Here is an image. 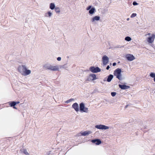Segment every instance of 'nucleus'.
I'll list each match as a JSON object with an SVG mask.
<instances>
[{
	"label": "nucleus",
	"instance_id": "1",
	"mask_svg": "<svg viewBox=\"0 0 155 155\" xmlns=\"http://www.w3.org/2000/svg\"><path fill=\"white\" fill-rule=\"evenodd\" d=\"M18 71L23 76H26L29 75L31 73V71L28 69L25 65L20 66L18 69Z\"/></svg>",
	"mask_w": 155,
	"mask_h": 155
},
{
	"label": "nucleus",
	"instance_id": "2",
	"mask_svg": "<svg viewBox=\"0 0 155 155\" xmlns=\"http://www.w3.org/2000/svg\"><path fill=\"white\" fill-rule=\"evenodd\" d=\"M43 67L46 70L52 71H59V66L58 65H54L48 63L44 64Z\"/></svg>",
	"mask_w": 155,
	"mask_h": 155
},
{
	"label": "nucleus",
	"instance_id": "3",
	"mask_svg": "<svg viewBox=\"0 0 155 155\" xmlns=\"http://www.w3.org/2000/svg\"><path fill=\"white\" fill-rule=\"evenodd\" d=\"M145 36L147 37V41L150 43H152L155 38V35L154 34L148 33L145 35Z\"/></svg>",
	"mask_w": 155,
	"mask_h": 155
},
{
	"label": "nucleus",
	"instance_id": "4",
	"mask_svg": "<svg viewBox=\"0 0 155 155\" xmlns=\"http://www.w3.org/2000/svg\"><path fill=\"white\" fill-rule=\"evenodd\" d=\"M121 70L119 68H117L114 72V74L119 80H122V76L121 74Z\"/></svg>",
	"mask_w": 155,
	"mask_h": 155
},
{
	"label": "nucleus",
	"instance_id": "5",
	"mask_svg": "<svg viewBox=\"0 0 155 155\" xmlns=\"http://www.w3.org/2000/svg\"><path fill=\"white\" fill-rule=\"evenodd\" d=\"M97 79L95 74L92 73L89 74L87 77L86 81H91L96 80Z\"/></svg>",
	"mask_w": 155,
	"mask_h": 155
},
{
	"label": "nucleus",
	"instance_id": "6",
	"mask_svg": "<svg viewBox=\"0 0 155 155\" xmlns=\"http://www.w3.org/2000/svg\"><path fill=\"white\" fill-rule=\"evenodd\" d=\"M79 110L81 112L88 113V108L85 107L84 104L82 103L80 104Z\"/></svg>",
	"mask_w": 155,
	"mask_h": 155
},
{
	"label": "nucleus",
	"instance_id": "7",
	"mask_svg": "<svg viewBox=\"0 0 155 155\" xmlns=\"http://www.w3.org/2000/svg\"><path fill=\"white\" fill-rule=\"evenodd\" d=\"M90 71L93 73H97L101 71V69L98 67L91 66L89 68Z\"/></svg>",
	"mask_w": 155,
	"mask_h": 155
},
{
	"label": "nucleus",
	"instance_id": "8",
	"mask_svg": "<svg viewBox=\"0 0 155 155\" xmlns=\"http://www.w3.org/2000/svg\"><path fill=\"white\" fill-rule=\"evenodd\" d=\"M95 127L98 129L106 130L109 129V127L106 125L99 124L95 125Z\"/></svg>",
	"mask_w": 155,
	"mask_h": 155
},
{
	"label": "nucleus",
	"instance_id": "9",
	"mask_svg": "<svg viewBox=\"0 0 155 155\" xmlns=\"http://www.w3.org/2000/svg\"><path fill=\"white\" fill-rule=\"evenodd\" d=\"M92 132L90 130H86L84 131H81L78 134V136H86L89 135L90 134H91Z\"/></svg>",
	"mask_w": 155,
	"mask_h": 155
},
{
	"label": "nucleus",
	"instance_id": "10",
	"mask_svg": "<svg viewBox=\"0 0 155 155\" xmlns=\"http://www.w3.org/2000/svg\"><path fill=\"white\" fill-rule=\"evenodd\" d=\"M102 59L103 64L104 65H106L109 62V58L106 55L103 56Z\"/></svg>",
	"mask_w": 155,
	"mask_h": 155
},
{
	"label": "nucleus",
	"instance_id": "11",
	"mask_svg": "<svg viewBox=\"0 0 155 155\" xmlns=\"http://www.w3.org/2000/svg\"><path fill=\"white\" fill-rule=\"evenodd\" d=\"M126 57L128 60L131 61L135 59L134 56L130 54H127L126 56Z\"/></svg>",
	"mask_w": 155,
	"mask_h": 155
},
{
	"label": "nucleus",
	"instance_id": "12",
	"mask_svg": "<svg viewBox=\"0 0 155 155\" xmlns=\"http://www.w3.org/2000/svg\"><path fill=\"white\" fill-rule=\"evenodd\" d=\"M72 107L77 112L79 110L80 108L78 104L76 103H74L72 105Z\"/></svg>",
	"mask_w": 155,
	"mask_h": 155
},
{
	"label": "nucleus",
	"instance_id": "13",
	"mask_svg": "<svg viewBox=\"0 0 155 155\" xmlns=\"http://www.w3.org/2000/svg\"><path fill=\"white\" fill-rule=\"evenodd\" d=\"M91 142L93 143H94L97 145H99L101 143V140L99 139L93 140H91Z\"/></svg>",
	"mask_w": 155,
	"mask_h": 155
},
{
	"label": "nucleus",
	"instance_id": "14",
	"mask_svg": "<svg viewBox=\"0 0 155 155\" xmlns=\"http://www.w3.org/2000/svg\"><path fill=\"white\" fill-rule=\"evenodd\" d=\"M119 86L120 88L122 89H129L130 88V87L129 86L126 85H122L121 84H119Z\"/></svg>",
	"mask_w": 155,
	"mask_h": 155
},
{
	"label": "nucleus",
	"instance_id": "15",
	"mask_svg": "<svg viewBox=\"0 0 155 155\" xmlns=\"http://www.w3.org/2000/svg\"><path fill=\"white\" fill-rule=\"evenodd\" d=\"M52 12L51 11H48L47 12L45 13V16L47 17H51L52 15Z\"/></svg>",
	"mask_w": 155,
	"mask_h": 155
},
{
	"label": "nucleus",
	"instance_id": "16",
	"mask_svg": "<svg viewBox=\"0 0 155 155\" xmlns=\"http://www.w3.org/2000/svg\"><path fill=\"white\" fill-rule=\"evenodd\" d=\"M113 78V76L112 75L110 74L108 77L107 79V81L108 82H110Z\"/></svg>",
	"mask_w": 155,
	"mask_h": 155
},
{
	"label": "nucleus",
	"instance_id": "17",
	"mask_svg": "<svg viewBox=\"0 0 155 155\" xmlns=\"http://www.w3.org/2000/svg\"><path fill=\"white\" fill-rule=\"evenodd\" d=\"M100 19V17L99 16H95L92 19V21L94 22L95 21H98Z\"/></svg>",
	"mask_w": 155,
	"mask_h": 155
},
{
	"label": "nucleus",
	"instance_id": "18",
	"mask_svg": "<svg viewBox=\"0 0 155 155\" xmlns=\"http://www.w3.org/2000/svg\"><path fill=\"white\" fill-rule=\"evenodd\" d=\"M55 7V5L54 3H51L50 5V8L51 10L54 9Z\"/></svg>",
	"mask_w": 155,
	"mask_h": 155
},
{
	"label": "nucleus",
	"instance_id": "19",
	"mask_svg": "<svg viewBox=\"0 0 155 155\" xmlns=\"http://www.w3.org/2000/svg\"><path fill=\"white\" fill-rule=\"evenodd\" d=\"M22 152L25 155H30L29 153H28L26 149H23Z\"/></svg>",
	"mask_w": 155,
	"mask_h": 155
},
{
	"label": "nucleus",
	"instance_id": "20",
	"mask_svg": "<svg viewBox=\"0 0 155 155\" xmlns=\"http://www.w3.org/2000/svg\"><path fill=\"white\" fill-rule=\"evenodd\" d=\"M86 10H95V8L94 7H93L91 5V6H89L87 8Z\"/></svg>",
	"mask_w": 155,
	"mask_h": 155
},
{
	"label": "nucleus",
	"instance_id": "21",
	"mask_svg": "<svg viewBox=\"0 0 155 155\" xmlns=\"http://www.w3.org/2000/svg\"><path fill=\"white\" fill-rule=\"evenodd\" d=\"M131 40V38L129 36H127L125 38V40L128 41H130Z\"/></svg>",
	"mask_w": 155,
	"mask_h": 155
},
{
	"label": "nucleus",
	"instance_id": "22",
	"mask_svg": "<svg viewBox=\"0 0 155 155\" xmlns=\"http://www.w3.org/2000/svg\"><path fill=\"white\" fill-rule=\"evenodd\" d=\"M9 104L10 105L11 107L14 106L16 104V102L14 101L12 102L11 103H10Z\"/></svg>",
	"mask_w": 155,
	"mask_h": 155
},
{
	"label": "nucleus",
	"instance_id": "23",
	"mask_svg": "<svg viewBox=\"0 0 155 155\" xmlns=\"http://www.w3.org/2000/svg\"><path fill=\"white\" fill-rule=\"evenodd\" d=\"M150 76L151 77L154 78L155 77V73H151L150 74Z\"/></svg>",
	"mask_w": 155,
	"mask_h": 155
},
{
	"label": "nucleus",
	"instance_id": "24",
	"mask_svg": "<svg viewBox=\"0 0 155 155\" xmlns=\"http://www.w3.org/2000/svg\"><path fill=\"white\" fill-rule=\"evenodd\" d=\"M136 15H137L136 14L134 13L132 14V15H131L130 17H131V18H133L135 17V16H136Z\"/></svg>",
	"mask_w": 155,
	"mask_h": 155
},
{
	"label": "nucleus",
	"instance_id": "25",
	"mask_svg": "<svg viewBox=\"0 0 155 155\" xmlns=\"http://www.w3.org/2000/svg\"><path fill=\"white\" fill-rule=\"evenodd\" d=\"M111 94L112 96L114 97L116 95V93L115 92H113L111 93Z\"/></svg>",
	"mask_w": 155,
	"mask_h": 155
},
{
	"label": "nucleus",
	"instance_id": "26",
	"mask_svg": "<svg viewBox=\"0 0 155 155\" xmlns=\"http://www.w3.org/2000/svg\"><path fill=\"white\" fill-rule=\"evenodd\" d=\"M133 5H138V3L136 2H134L133 3Z\"/></svg>",
	"mask_w": 155,
	"mask_h": 155
},
{
	"label": "nucleus",
	"instance_id": "27",
	"mask_svg": "<svg viewBox=\"0 0 155 155\" xmlns=\"http://www.w3.org/2000/svg\"><path fill=\"white\" fill-rule=\"evenodd\" d=\"M94 10H89V13L90 14H92L93 13H94Z\"/></svg>",
	"mask_w": 155,
	"mask_h": 155
},
{
	"label": "nucleus",
	"instance_id": "28",
	"mask_svg": "<svg viewBox=\"0 0 155 155\" xmlns=\"http://www.w3.org/2000/svg\"><path fill=\"white\" fill-rule=\"evenodd\" d=\"M61 57H58L57 58V60L58 61H60L61 60Z\"/></svg>",
	"mask_w": 155,
	"mask_h": 155
},
{
	"label": "nucleus",
	"instance_id": "29",
	"mask_svg": "<svg viewBox=\"0 0 155 155\" xmlns=\"http://www.w3.org/2000/svg\"><path fill=\"white\" fill-rule=\"evenodd\" d=\"M56 12L57 14H59L60 12V10H56Z\"/></svg>",
	"mask_w": 155,
	"mask_h": 155
},
{
	"label": "nucleus",
	"instance_id": "30",
	"mask_svg": "<svg viewBox=\"0 0 155 155\" xmlns=\"http://www.w3.org/2000/svg\"><path fill=\"white\" fill-rule=\"evenodd\" d=\"M110 68V67L109 65H108L106 69L107 70H108L109 68Z\"/></svg>",
	"mask_w": 155,
	"mask_h": 155
},
{
	"label": "nucleus",
	"instance_id": "31",
	"mask_svg": "<svg viewBox=\"0 0 155 155\" xmlns=\"http://www.w3.org/2000/svg\"><path fill=\"white\" fill-rule=\"evenodd\" d=\"M55 10H58V9H59V8L58 7H55Z\"/></svg>",
	"mask_w": 155,
	"mask_h": 155
},
{
	"label": "nucleus",
	"instance_id": "32",
	"mask_svg": "<svg viewBox=\"0 0 155 155\" xmlns=\"http://www.w3.org/2000/svg\"><path fill=\"white\" fill-rule=\"evenodd\" d=\"M74 99H73V98H71V99L69 100V101L70 102H71L73 101H74Z\"/></svg>",
	"mask_w": 155,
	"mask_h": 155
},
{
	"label": "nucleus",
	"instance_id": "33",
	"mask_svg": "<svg viewBox=\"0 0 155 155\" xmlns=\"http://www.w3.org/2000/svg\"><path fill=\"white\" fill-rule=\"evenodd\" d=\"M116 63H113V66H115V65H116Z\"/></svg>",
	"mask_w": 155,
	"mask_h": 155
},
{
	"label": "nucleus",
	"instance_id": "34",
	"mask_svg": "<svg viewBox=\"0 0 155 155\" xmlns=\"http://www.w3.org/2000/svg\"><path fill=\"white\" fill-rule=\"evenodd\" d=\"M70 102V101H69V100H68V101H67L66 102H67V103H69V102Z\"/></svg>",
	"mask_w": 155,
	"mask_h": 155
},
{
	"label": "nucleus",
	"instance_id": "35",
	"mask_svg": "<svg viewBox=\"0 0 155 155\" xmlns=\"http://www.w3.org/2000/svg\"><path fill=\"white\" fill-rule=\"evenodd\" d=\"M19 103V102L18 101V102H16V104H18Z\"/></svg>",
	"mask_w": 155,
	"mask_h": 155
},
{
	"label": "nucleus",
	"instance_id": "36",
	"mask_svg": "<svg viewBox=\"0 0 155 155\" xmlns=\"http://www.w3.org/2000/svg\"><path fill=\"white\" fill-rule=\"evenodd\" d=\"M104 81H106V78H105V79H104Z\"/></svg>",
	"mask_w": 155,
	"mask_h": 155
},
{
	"label": "nucleus",
	"instance_id": "37",
	"mask_svg": "<svg viewBox=\"0 0 155 155\" xmlns=\"http://www.w3.org/2000/svg\"><path fill=\"white\" fill-rule=\"evenodd\" d=\"M127 21H129V18H127Z\"/></svg>",
	"mask_w": 155,
	"mask_h": 155
},
{
	"label": "nucleus",
	"instance_id": "38",
	"mask_svg": "<svg viewBox=\"0 0 155 155\" xmlns=\"http://www.w3.org/2000/svg\"><path fill=\"white\" fill-rule=\"evenodd\" d=\"M13 108L15 109H16V108L15 107V106H13Z\"/></svg>",
	"mask_w": 155,
	"mask_h": 155
},
{
	"label": "nucleus",
	"instance_id": "39",
	"mask_svg": "<svg viewBox=\"0 0 155 155\" xmlns=\"http://www.w3.org/2000/svg\"><path fill=\"white\" fill-rule=\"evenodd\" d=\"M154 81L155 82V77L154 78Z\"/></svg>",
	"mask_w": 155,
	"mask_h": 155
},
{
	"label": "nucleus",
	"instance_id": "40",
	"mask_svg": "<svg viewBox=\"0 0 155 155\" xmlns=\"http://www.w3.org/2000/svg\"><path fill=\"white\" fill-rule=\"evenodd\" d=\"M110 65H111V63H110Z\"/></svg>",
	"mask_w": 155,
	"mask_h": 155
},
{
	"label": "nucleus",
	"instance_id": "41",
	"mask_svg": "<svg viewBox=\"0 0 155 155\" xmlns=\"http://www.w3.org/2000/svg\"><path fill=\"white\" fill-rule=\"evenodd\" d=\"M85 1H86V0H85Z\"/></svg>",
	"mask_w": 155,
	"mask_h": 155
}]
</instances>
